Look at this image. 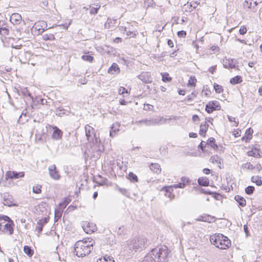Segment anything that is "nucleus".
Returning a JSON list of instances; mask_svg holds the SVG:
<instances>
[{
	"mask_svg": "<svg viewBox=\"0 0 262 262\" xmlns=\"http://www.w3.org/2000/svg\"><path fill=\"white\" fill-rule=\"evenodd\" d=\"M157 119H144L138 121L139 123H143L146 126L154 125L158 123Z\"/></svg>",
	"mask_w": 262,
	"mask_h": 262,
	"instance_id": "24",
	"label": "nucleus"
},
{
	"mask_svg": "<svg viewBox=\"0 0 262 262\" xmlns=\"http://www.w3.org/2000/svg\"><path fill=\"white\" fill-rule=\"evenodd\" d=\"M255 190V188L253 186H248L245 188V192L248 195H250L253 193Z\"/></svg>",
	"mask_w": 262,
	"mask_h": 262,
	"instance_id": "44",
	"label": "nucleus"
},
{
	"mask_svg": "<svg viewBox=\"0 0 262 262\" xmlns=\"http://www.w3.org/2000/svg\"><path fill=\"white\" fill-rule=\"evenodd\" d=\"M147 241L145 237L139 236L133 239L129 245V249L135 251H140L145 249L147 246Z\"/></svg>",
	"mask_w": 262,
	"mask_h": 262,
	"instance_id": "4",
	"label": "nucleus"
},
{
	"mask_svg": "<svg viewBox=\"0 0 262 262\" xmlns=\"http://www.w3.org/2000/svg\"><path fill=\"white\" fill-rule=\"evenodd\" d=\"M42 229H43V226H42L40 225L37 224V226L35 228V230L37 232L38 235H39V234L42 232Z\"/></svg>",
	"mask_w": 262,
	"mask_h": 262,
	"instance_id": "60",
	"label": "nucleus"
},
{
	"mask_svg": "<svg viewBox=\"0 0 262 262\" xmlns=\"http://www.w3.org/2000/svg\"><path fill=\"white\" fill-rule=\"evenodd\" d=\"M21 20V16L18 13H13L10 18V21L14 25L19 24Z\"/></svg>",
	"mask_w": 262,
	"mask_h": 262,
	"instance_id": "18",
	"label": "nucleus"
},
{
	"mask_svg": "<svg viewBox=\"0 0 262 262\" xmlns=\"http://www.w3.org/2000/svg\"><path fill=\"white\" fill-rule=\"evenodd\" d=\"M242 167L248 169H253L254 168L253 165L250 162L243 164Z\"/></svg>",
	"mask_w": 262,
	"mask_h": 262,
	"instance_id": "52",
	"label": "nucleus"
},
{
	"mask_svg": "<svg viewBox=\"0 0 262 262\" xmlns=\"http://www.w3.org/2000/svg\"><path fill=\"white\" fill-rule=\"evenodd\" d=\"M171 186H172V188H184V187H185V185L184 183H182V182L181 183H179L178 184H174Z\"/></svg>",
	"mask_w": 262,
	"mask_h": 262,
	"instance_id": "55",
	"label": "nucleus"
},
{
	"mask_svg": "<svg viewBox=\"0 0 262 262\" xmlns=\"http://www.w3.org/2000/svg\"><path fill=\"white\" fill-rule=\"evenodd\" d=\"M142 262H157L156 260L155 257L152 254L151 251L145 256Z\"/></svg>",
	"mask_w": 262,
	"mask_h": 262,
	"instance_id": "31",
	"label": "nucleus"
},
{
	"mask_svg": "<svg viewBox=\"0 0 262 262\" xmlns=\"http://www.w3.org/2000/svg\"><path fill=\"white\" fill-rule=\"evenodd\" d=\"M122 30H124V31H126V35L127 36H129V35H132V37H136V36L137 35V34H138V32L137 31H127L126 30V27H122Z\"/></svg>",
	"mask_w": 262,
	"mask_h": 262,
	"instance_id": "39",
	"label": "nucleus"
},
{
	"mask_svg": "<svg viewBox=\"0 0 262 262\" xmlns=\"http://www.w3.org/2000/svg\"><path fill=\"white\" fill-rule=\"evenodd\" d=\"M81 58L82 60L90 62H92L94 60V57L90 55H83L81 56Z\"/></svg>",
	"mask_w": 262,
	"mask_h": 262,
	"instance_id": "42",
	"label": "nucleus"
},
{
	"mask_svg": "<svg viewBox=\"0 0 262 262\" xmlns=\"http://www.w3.org/2000/svg\"><path fill=\"white\" fill-rule=\"evenodd\" d=\"M125 228L124 226L120 227L117 231V233L119 235H122L125 233Z\"/></svg>",
	"mask_w": 262,
	"mask_h": 262,
	"instance_id": "56",
	"label": "nucleus"
},
{
	"mask_svg": "<svg viewBox=\"0 0 262 262\" xmlns=\"http://www.w3.org/2000/svg\"><path fill=\"white\" fill-rule=\"evenodd\" d=\"M260 153L261 151H260V149L257 147H254L251 150L249 151L247 154L249 156H252L255 158H260L261 157Z\"/></svg>",
	"mask_w": 262,
	"mask_h": 262,
	"instance_id": "20",
	"label": "nucleus"
},
{
	"mask_svg": "<svg viewBox=\"0 0 262 262\" xmlns=\"http://www.w3.org/2000/svg\"><path fill=\"white\" fill-rule=\"evenodd\" d=\"M90 142H92V146L95 151L102 152L104 150L103 146L99 138L96 136V134L95 135L94 139H92Z\"/></svg>",
	"mask_w": 262,
	"mask_h": 262,
	"instance_id": "9",
	"label": "nucleus"
},
{
	"mask_svg": "<svg viewBox=\"0 0 262 262\" xmlns=\"http://www.w3.org/2000/svg\"><path fill=\"white\" fill-rule=\"evenodd\" d=\"M69 201L68 198H64L63 202H61L59 203V205H63V209H64L67 205L69 204Z\"/></svg>",
	"mask_w": 262,
	"mask_h": 262,
	"instance_id": "58",
	"label": "nucleus"
},
{
	"mask_svg": "<svg viewBox=\"0 0 262 262\" xmlns=\"http://www.w3.org/2000/svg\"><path fill=\"white\" fill-rule=\"evenodd\" d=\"M208 124L207 123L206 121L201 123L199 131V134L201 136L203 137L205 136L206 133L208 128Z\"/></svg>",
	"mask_w": 262,
	"mask_h": 262,
	"instance_id": "25",
	"label": "nucleus"
},
{
	"mask_svg": "<svg viewBox=\"0 0 262 262\" xmlns=\"http://www.w3.org/2000/svg\"><path fill=\"white\" fill-rule=\"evenodd\" d=\"M253 133V129L251 128H248L246 131V134L247 135L246 137L247 139H251L252 138V134Z\"/></svg>",
	"mask_w": 262,
	"mask_h": 262,
	"instance_id": "53",
	"label": "nucleus"
},
{
	"mask_svg": "<svg viewBox=\"0 0 262 262\" xmlns=\"http://www.w3.org/2000/svg\"><path fill=\"white\" fill-rule=\"evenodd\" d=\"M234 200L238 203L239 206L243 207L246 205V201L244 197L236 195L234 196Z\"/></svg>",
	"mask_w": 262,
	"mask_h": 262,
	"instance_id": "27",
	"label": "nucleus"
},
{
	"mask_svg": "<svg viewBox=\"0 0 262 262\" xmlns=\"http://www.w3.org/2000/svg\"><path fill=\"white\" fill-rule=\"evenodd\" d=\"M198 184L203 186H208L209 184V180L206 177H200L198 180Z\"/></svg>",
	"mask_w": 262,
	"mask_h": 262,
	"instance_id": "28",
	"label": "nucleus"
},
{
	"mask_svg": "<svg viewBox=\"0 0 262 262\" xmlns=\"http://www.w3.org/2000/svg\"><path fill=\"white\" fill-rule=\"evenodd\" d=\"M62 213L60 211H58L56 209L55 210V222H57L61 216Z\"/></svg>",
	"mask_w": 262,
	"mask_h": 262,
	"instance_id": "47",
	"label": "nucleus"
},
{
	"mask_svg": "<svg viewBox=\"0 0 262 262\" xmlns=\"http://www.w3.org/2000/svg\"><path fill=\"white\" fill-rule=\"evenodd\" d=\"M65 112H67L68 113H70L69 111H68L67 110H64L62 107H57L55 110V114L57 116L61 117L63 115L66 114Z\"/></svg>",
	"mask_w": 262,
	"mask_h": 262,
	"instance_id": "34",
	"label": "nucleus"
},
{
	"mask_svg": "<svg viewBox=\"0 0 262 262\" xmlns=\"http://www.w3.org/2000/svg\"><path fill=\"white\" fill-rule=\"evenodd\" d=\"M6 179H18L23 178L25 176V172L24 171L17 172L16 171H8L6 173Z\"/></svg>",
	"mask_w": 262,
	"mask_h": 262,
	"instance_id": "10",
	"label": "nucleus"
},
{
	"mask_svg": "<svg viewBox=\"0 0 262 262\" xmlns=\"http://www.w3.org/2000/svg\"><path fill=\"white\" fill-rule=\"evenodd\" d=\"M247 31V28L245 26H242L240 29H239V32L240 33V34L241 35H244L246 33Z\"/></svg>",
	"mask_w": 262,
	"mask_h": 262,
	"instance_id": "59",
	"label": "nucleus"
},
{
	"mask_svg": "<svg viewBox=\"0 0 262 262\" xmlns=\"http://www.w3.org/2000/svg\"><path fill=\"white\" fill-rule=\"evenodd\" d=\"M139 79L145 83H149L151 82L149 75L147 72H143L138 76Z\"/></svg>",
	"mask_w": 262,
	"mask_h": 262,
	"instance_id": "19",
	"label": "nucleus"
},
{
	"mask_svg": "<svg viewBox=\"0 0 262 262\" xmlns=\"http://www.w3.org/2000/svg\"><path fill=\"white\" fill-rule=\"evenodd\" d=\"M119 127L120 124L118 123L113 124L110 131V137L113 138L116 135V133L119 130Z\"/></svg>",
	"mask_w": 262,
	"mask_h": 262,
	"instance_id": "23",
	"label": "nucleus"
},
{
	"mask_svg": "<svg viewBox=\"0 0 262 262\" xmlns=\"http://www.w3.org/2000/svg\"><path fill=\"white\" fill-rule=\"evenodd\" d=\"M24 251L29 257H31L34 253L33 250L29 246L24 247Z\"/></svg>",
	"mask_w": 262,
	"mask_h": 262,
	"instance_id": "37",
	"label": "nucleus"
},
{
	"mask_svg": "<svg viewBox=\"0 0 262 262\" xmlns=\"http://www.w3.org/2000/svg\"><path fill=\"white\" fill-rule=\"evenodd\" d=\"M173 190V188L171 185L164 186L160 189V191L163 192L164 193V195L167 196L170 200H172L174 198V195L172 193Z\"/></svg>",
	"mask_w": 262,
	"mask_h": 262,
	"instance_id": "13",
	"label": "nucleus"
},
{
	"mask_svg": "<svg viewBox=\"0 0 262 262\" xmlns=\"http://www.w3.org/2000/svg\"><path fill=\"white\" fill-rule=\"evenodd\" d=\"M242 82V78L241 76H238V75L235 76V77L232 78L230 80V82L232 84H238Z\"/></svg>",
	"mask_w": 262,
	"mask_h": 262,
	"instance_id": "35",
	"label": "nucleus"
},
{
	"mask_svg": "<svg viewBox=\"0 0 262 262\" xmlns=\"http://www.w3.org/2000/svg\"><path fill=\"white\" fill-rule=\"evenodd\" d=\"M41 186L39 185H37L36 186H34L33 187V193L39 194L41 192Z\"/></svg>",
	"mask_w": 262,
	"mask_h": 262,
	"instance_id": "46",
	"label": "nucleus"
},
{
	"mask_svg": "<svg viewBox=\"0 0 262 262\" xmlns=\"http://www.w3.org/2000/svg\"><path fill=\"white\" fill-rule=\"evenodd\" d=\"M206 145H207L206 143L204 144V142L202 141L198 146V148L201 149V150L203 151Z\"/></svg>",
	"mask_w": 262,
	"mask_h": 262,
	"instance_id": "61",
	"label": "nucleus"
},
{
	"mask_svg": "<svg viewBox=\"0 0 262 262\" xmlns=\"http://www.w3.org/2000/svg\"><path fill=\"white\" fill-rule=\"evenodd\" d=\"M85 136L89 142H91L92 139H94L96 134L95 132V129L89 125L85 126Z\"/></svg>",
	"mask_w": 262,
	"mask_h": 262,
	"instance_id": "11",
	"label": "nucleus"
},
{
	"mask_svg": "<svg viewBox=\"0 0 262 262\" xmlns=\"http://www.w3.org/2000/svg\"><path fill=\"white\" fill-rule=\"evenodd\" d=\"M150 169L154 173L159 174L161 171V166L158 163H151L149 166Z\"/></svg>",
	"mask_w": 262,
	"mask_h": 262,
	"instance_id": "26",
	"label": "nucleus"
},
{
	"mask_svg": "<svg viewBox=\"0 0 262 262\" xmlns=\"http://www.w3.org/2000/svg\"><path fill=\"white\" fill-rule=\"evenodd\" d=\"M209 217H210V216H208L207 217H203L202 216H200L199 219H198V221L210 222V221H209Z\"/></svg>",
	"mask_w": 262,
	"mask_h": 262,
	"instance_id": "62",
	"label": "nucleus"
},
{
	"mask_svg": "<svg viewBox=\"0 0 262 262\" xmlns=\"http://www.w3.org/2000/svg\"><path fill=\"white\" fill-rule=\"evenodd\" d=\"M196 97V95L194 93L192 92L190 95L187 96L185 99V100L190 101H192Z\"/></svg>",
	"mask_w": 262,
	"mask_h": 262,
	"instance_id": "51",
	"label": "nucleus"
},
{
	"mask_svg": "<svg viewBox=\"0 0 262 262\" xmlns=\"http://www.w3.org/2000/svg\"><path fill=\"white\" fill-rule=\"evenodd\" d=\"M1 198L3 199L4 205L8 207L17 206L18 204L14 202V199L9 192L1 193Z\"/></svg>",
	"mask_w": 262,
	"mask_h": 262,
	"instance_id": "6",
	"label": "nucleus"
},
{
	"mask_svg": "<svg viewBox=\"0 0 262 262\" xmlns=\"http://www.w3.org/2000/svg\"><path fill=\"white\" fill-rule=\"evenodd\" d=\"M221 108L220 104L219 101H210L206 105L205 107V111L208 114L212 113L214 111L220 110Z\"/></svg>",
	"mask_w": 262,
	"mask_h": 262,
	"instance_id": "7",
	"label": "nucleus"
},
{
	"mask_svg": "<svg viewBox=\"0 0 262 262\" xmlns=\"http://www.w3.org/2000/svg\"><path fill=\"white\" fill-rule=\"evenodd\" d=\"M89 7L90 8V13L91 14H96L98 13V10L100 8V6L97 5L96 7H93L91 6V5H90Z\"/></svg>",
	"mask_w": 262,
	"mask_h": 262,
	"instance_id": "41",
	"label": "nucleus"
},
{
	"mask_svg": "<svg viewBox=\"0 0 262 262\" xmlns=\"http://www.w3.org/2000/svg\"><path fill=\"white\" fill-rule=\"evenodd\" d=\"M210 243L221 249H226L231 246L230 240L222 234L219 233L211 235Z\"/></svg>",
	"mask_w": 262,
	"mask_h": 262,
	"instance_id": "2",
	"label": "nucleus"
},
{
	"mask_svg": "<svg viewBox=\"0 0 262 262\" xmlns=\"http://www.w3.org/2000/svg\"><path fill=\"white\" fill-rule=\"evenodd\" d=\"M43 39L45 40H51L54 39V36L53 34H44L43 35Z\"/></svg>",
	"mask_w": 262,
	"mask_h": 262,
	"instance_id": "49",
	"label": "nucleus"
},
{
	"mask_svg": "<svg viewBox=\"0 0 262 262\" xmlns=\"http://www.w3.org/2000/svg\"><path fill=\"white\" fill-rule=\"evenodd\" d=\"M253 0H246L244 4V7L247 10L249 11L253 8H254V6L253 5Z\"/></svg>",
	"mask_w": 262,
	"mask_h": 262,
	"instance_id": "33",
	"label": "nucleus"
},
{
	"mask_svg": "<svg viewBox=\"0 0 262 262\" xmlns=\"http://www.w3.org/2000/svg\"><path fill=\"white\" fill-rule=\"evenodd\" d=\"M97 262H115L114 258L111 256L105 255L103 257L97 259Z\"/></svg>",
	"mask_w": 262,
	"mask_h": 262,
	"instance_id": "30",
	"label": "nucleus"
},
{
	"mask_svg": "<svg viewBox=\"0 0 262 262\" xmlns=\"http://www.w3.org/2000/svg\"><path fill=\"white\" fill-rule=\"evenodd\" d=\"M120 72V68L116 63H113L108 70V73L111 74H117Z\"/></svg>",
	"mask_w": 262,
	"mask_h": 262,
	"instance_id": "21",
	"label": "nucleus"
},
{
	"mask_svg": "<svg viewBox=\"0 0 262 262\" xmlns=\"http://www.w3.org/2000/svg\"><path fill=\"white\" fill-rule=\"evenodd\" d=\"M177 35L179 37H185L186 36V32L183 30L179 31L177 32Z\"/></svg>",
	"mask_w": 262,
	"mask_h": 262,
	"instance_id": "57",
	"label": "nucleus"
},
{
	"mask_svg": "<svg viewBox=\"0 0 262 262\" xmlns=\"http://www.w3.org/2000/svg\"><path fill=\"white\" fill-rule=\"evenodd\" d=\"M200 4L198 1H191L188 2L187 4L184 5V8L186 11L191 12L195 9L197 6Z\"/></svg>",
	"mask_w": 262,
	"mask_h": 262,
	"instance_id": "16",
	"label": "nucleus"
},
{
	"mask_svg": "<svg viewBox=\"0 0 262 262\" xmlns=\"http://www.w3.org/2000/svg\"><path fill=\"white\" fill-rule=\"evenodd\" d=\"M196 82V79L195 78V76H191L188 80V85L189 86H195Z\"/></svg>",
	"mask_w": 262,
	"mask_h": 262,
	"instance_id": "40",
	"label": "nucleus"
},
{
	"mask_svg": "<svg viewBox=\"0 0 262 262\" xmlns=\"http://www.w3.org/2000/svg\"><path fill=\"white\" fill-rule=\"evenodd\" d=\"M181 180L182 183H184L185 185V186L190 183V180L188 177H182Z\"/></svg>",
	"mask_w": 262,
	"mask_h": 262,
	"instance_id": "50",
	"label": "nucleus"
},
{
	"mask_svg": "<svg viewBox=\"0 0 262 262\" xmlns=\"http://www.w3.org/2000/svg\"><path fill=\"white\" fill-rule=\"evenodd\" d=\"M251 181L258 186L262 185V180L261 177L259 176H252L251 178Z\"/></svg>",
	"mask_w": 262,
	"mask_h": 262,
	"instance_id": "32",
	"label": "nucleus"
},
{
	"mask_svg": "<svg viewBox=\"0 0 262 262\" xmlns=\"http://www.w3.org/2000/svg\"><path fill=\"white\" fill-rule=\"evenodd\" d=\"M216 69V66H212L208 69V71L213 74Z\"/></svg>",
	"mask_w": 262,
	"mask_h": 262,
	"instance_id": "64",
	"label": "nucleus"
},
{
	"mask_svg": "<svg viewBox=\"0 0 262 262\" xmlns=\"http://www.w3.org/2000/svg\"><path fill=\"white\" fill-rule=\"evenodd\" d=\"M127 178L132 182L136 183L138 182V178L137 176L133 172H129Z\"/></svg>",
	"mask_w": 262,
	"mask_h": 262,
	"instance_id": "36",
	"label": "nucleus"
},
{
	"mask_svg": "<svg viewBox=\"0 0 262 262\" xmlns=\"http://www.w3.org/2000/svg\"><path fill=\"white\" fill-rule=\"evenodd\" d=\"M206 144L210 146L214 150H216L218 149V145L215 143V140L214 138H209Z\"/></svg>",
	"mask_w": 262,
	"mask_h": 262,
	"instance_id": "29",
	"label": "nucleus"
},
{
	"mask_svg": "<svg viewBox=\"0 0 262 262\" xmlns=\"http://www.w3.org/2000/svg\"><path fill=\"white\" fill-rule=\"evenodd\" d=\"M9 30L7 28V25L3 20L0 21V34L6 36L8 35Z\"/></svg>",
	"mask_w": 262,
	"mask_h": 262,
	"instance_id": "17",
	"label": "nucleus"
},
{
	"mask_svg": "<svg viewBox=\"0 0 262 262\" xmlns=\"http://www.w3.org/2000/svg\"><path fill=\"white\" fill-rule=\"evenodd\" d=\"M151 251L156 261L167 262L168 261L170 251L166 246L153 249Z\"/></svg>",
	"mask_w": 262,
	"mask_h": 262,
	"instance_id": "3",
	"label": "nucleus"
},
{
	"mask_svg": "<svg viewBox=\"0 0 262 262\" xmlns=\"http://www.w3.org/2000/svg\"><path fill=\"white\" fill-rule=\"evenodd\" d=\"M49 175L53 179L55 180H59L60 176L59 174V172L56 168V166L55 164L52 165L49 167Z\"/></svg>",
	"mask_w": 262,
	"mask_h": 262,
	"instance_id": "12",
	"label": "nucleus"
},
{
	"mask_svg": "<svg viewBox=\"0 0 262 262\" xmlns=\"http://www.w3.org/2000/svg\"><path fill=\"white\" fill-rule=\"evenodd\" d=\"M210 160L212 163H221V159L217 155L212 156Z\"/></svg>",
	"mask_w": 262,
	"mask_h": 262,
	"instance_id": "48",
	"label": "nucleus"
},
{
	"mask_svg": "<svg viewBox=\"0 0 262 262\" xmlns=\"http://www.w3.org/2000/svg\"><path fill=\"white\" fill-rule=\"evenodd\" d=\"M35 29L37 30L39 33H42L47 30V24L45 21H41L35 23L34 25Z\"/></svg>",
	"mask_w": 262,
	"mask_h": 262,
	"instance_id": "15",
	"label": "nucleus"
},
{
	"mask_svg": "<svg viewBox=\"0 0 262 262\" xmlns=\"http://www.w3.org/2000/svg\"><path fill=\"white\" fill-rule=\"evenodd\" d=\"M228 119H229V121L234 122L235 123V125L236 126H237V125L238 124V122H236L235 121V118L234 117H232L231 116H228Z\"/></svg>",
	"mask_w": 262,
	"mask_h": 262,
	"instance_id": "63",
	"label": "nucleus"
},
{
	"mask_svg": "<svg viewBox=\"0 0 262 262\" xmlns=\"http://www.w3.org/2000/svg\"><path fill=\"white\" fill-rule=\"evenodd\" d=\"M82 228L84 231L88 233L91 234L95 231L96 229V225L92 223L85 222L82 225Z\"/></svg>",
	"mask_w": 262,
	"mask_h": 262,
	"instance_id": "14",
	"label": "nucleus"
},
{
	"mask_svg": "<svg viewBox=\"0 0 262 262\" xmlns=\"http://www.w3.org/2000/svg\"><path fill=\"white\" fill-rule=\"evenodd\" d=\"M49 221V219L47 217H44L41 219H40L38 221L37 224L40 225L42 226H44L45 224H46Z\"/></svg>",
	"mask_w": 262,
	"mask_h": 262,
	"instance_id": "45",
	"label": "nucleus"
},
{
	"mask_svg": "<svg viewBox=\"0 0 262 262\" xmlns=\"http://www.w3.org/2000/svg\"><path fill=\"white\" fill-rule=\"evenodd\" d=\"M214 89L216 93H221L223 92V89L222 86L216 83H214L213 85Z\"/></svg>",
	"mask_w": 262,
	"mask_h": 262,
	"instance_id": "43",
	"label": "nucleus"
},
{
	"mask_svg": "<svg viewBox=\"0 0 262 262\" xmlns=\"http://www.w3.org/2000/svg\"><path fill=\"white\" fill-rule=\"evenodd\" d=\"M62 136V132L56 126L54 128L53 133L52 135V138L54 139L59 140L60 139Z\"/></svg>",
	"mask_w": 262,
	"mask_h": 262,
	"instance_id": "22",
	"label": "nucleus"
},
{
	"mask_svg": "<svg viewBox=\"0 0 262 262\" xmlns=\"http://www.w3.org/2000/svg\"><path fill=\"white\" fill-rule=\"evenodd\" d=\"M222 62L225 68L238 69V66H237V62L235 59L225 58L223 59Z\"/></svg>",
	"mask_w": 262,
	"mask_h": 262,
	"instance_id": "8",
	"label": "nucleus"
},
{
	"mask_svg": "<svg viewBox=\"0 0 262 262\" xmlns=\"http://www.w3.org/2000/svg\"><path fill=\"white\" fill-rule=\"evenodd\" d=\"M93 244L88 243L86 240L77 242L74 246V252L78 257L89 255L93 249Z\"/></svg>",
	"mask_w": 262,
	"mask_h": 262,
	"instance_id": "1",
	"label": "nucleus"
},
{
	"mask_svg": "<svg viewBox=\"0 0 262 262\" xmlns=\"http://www.w3.org/2000/svg\"><path fill=\"white\" fill-rule=\"evenodd\" d=\"M118 93L120 95H123L124 94H128L129 92L124 87H120L119 89Z\"/></svg>",
	"mask_w": 262,
	"mask_h": 262,
	"instance_id": "54",
	"label": "nucleus"
},
{
	"mask_svg": "<svg viewBox=\"0 0 262 262\" xmlns=\"http://www.w3.org/2000/svg\"><path fill=\"white\" fill-rule=\"evenodd\" d=\"M162 80L164 82H170L172 80V78L169 76V74L168 73L165 72L161 73Z\"/></svg>",
	"mask_w": 262,
	"mask_h": 262,
	"instance_id": "38",
	"label": "nucleus"
},
{
	"mask_svg": "<svg viewBox=\"0 0 262 262\" xmlns=\"http://www.w3.org/2000/svg\"><path fill=\"white\" fill-rule=\"evenodd\" d=\"M3 221L7 222V223L3 226L2 232H8L9 235H12L13 233V227L14 226L13 221L8 216L0 214V221Z\"/></svg>",
	"mask_w": 262,
	"mask_h": 262,
	"instance_id": "5",
	"label": "nucleus"
}]
</instances>
